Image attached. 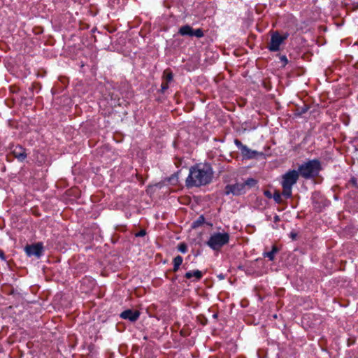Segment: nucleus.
Masks as SVG:
<instances>
[{
  "label": "nucleus",
  "instance_id": "8",
  "mask_svg": "<svg viewBox=\"0 0 358 358\" xmlns=\"http://www.w3.org/2000/svg\"><path fill=\"white\" fill-rule=\"evenodd\" d=\"M225 194L229 195L232 194L234 195H241L245 193V189L243 182H236L234 185H227L225 187Z\"/></svg>",
  "mask_w": 358,
  "mask_h": 358
},
{
  "label": "nucleus",
  "instance_id": "11",
  "mask_svg": "<svg viewBox=\"0 0 358 358\" xmlns=\"http://www.w3.org/2000/svg\"><path fill=\"white\" fill-rule=\"evenodd\" d=\"M185 277L187 279H191L194 277L195 278L194 281H199L202 278L203 273L199 270L189 271L185 274Z\"/></svg>",
  "mask_w": 358,
  "mask_h": 358
},
{
  "label": "nucleus",
  "instance_id": "24",
  "mask_svg": "<svg viewBox=\"0 0 358 358\" xmlns=\"http://www.w3.org/2000/svg\"><path fill=\"white\" fill-rule=\"evenodd\" d=\"M145 234H146L145 230L142 229L136 234V236H137V237L144 236L145 235Z\"/></svg>",
  "mask_w": 358,
  "mask_h": 358
},
{
  "label": "nucleus",
  "instance_id": "21",
  "mask_svg": "<svg viewBox=\"0 0 358 358\" xmlns=\"http://www.w3.org/2000/svg\"><path fill=\"white\" fill-rule=\"evenodd\" d=\"M169 88V83L168 82H163L161 85V91L162 92H164L167 89Z\"/></svg>",
  "mask_w": 358,
  "mask_h": 358
},
{
  "label": "nucleus",
  "instance_id": "29",
  "mask_svg": "<svg viewBox=\"0 0 358 358\" xmlns=\"http://www.w3.org/2000/svg\"><path fill=\"white\" fill-rule=\"evenodd\" d=\"M179 268H180V266H176V265H173V272H177L178 271Z\"/></svg>",
  "mask_w": 358,
  "mask_h": 358
},
{
  "label": "nucleus",
  "instance_id": "14",
  "mask_svg": "<svg viewBox=\"0 0 358 358\" xmlns=\"http://www.w3.org/2000/svg\"><path fill=\"white\" fill-rule=\"evenodd\" d=\"M243 183V185H244V188L245 189V191L248 189H250L253 187H255L257 183V181L254 179V178H248Z\"/></svg>",
  "mask_w": 358,
  "mask_h": 358
},
{
  "label": "nucleus",
  "instance_id": "12",
  "mask_svg": "<svg viewBox=\"0 0 358 358\" xmlns=\"http://www.w3.org/2000/svg\"><path fill=\"white\" fill-rule=\"evenodd\" d=\"M192 31L193 29L192 27H190L189 25H185L179 29L178 33L181 36H189L192 37Z\"/></svg>",
  "mask_w": 358,
  "mask_h": 358
},
{
  "label": "nucleus",
  "instance_id": "19",
  "mask_svg": "<svg viewBox=\"0 0 358 358\" xmlns=\"http://www.w3.org/2000/svg\"><path fill=\"white\" fill-rule=\"evenodd\" d=\"M182 261H183L182 257L180 255H178L173 259V265L180 266L182 264Z\"/></svg>",
  "mask_w": 358,
  "mask_h": 358
},
{
  "label": "nucleus",
  "instance_id": "13",
  "mask_svg": "<svg viewBox=\"0 0 358 358\" xmlns=\"http://www.w3.org/2000/svg\"><path fill=\"white\" fill-rule=\"evenodd\" d=\"M279 251L277 246L273 245L272 250L269 252H264V256L268 257L269 260L273 261L275 258V255Z\"/></svg>",
  "mask_w": 358,
  "mask_h": 358
},
{
  "label": "nucleus",
  "instance_id": "18",
  "mask_svg": "<svg viewBox=\"0 0 358 358\" xmlns=\"http://www.w3.org/2000/svg\"><path fill=\"white\" fill-rule=\"evenodd\" d=\"M164 78L166 82L170 83L171 81H172L173 78V73L171 71H169V72L164 71Z\"/></svg>",
  "mask_w": 358,
  "mask_h": 358
},
{
  "label": "nucleus",
  "instance_id": "30",
  "mask_svg": "<svg viewBox=\"0 0 358 358\" xmlns=\"http://www.w3.org/2000/svg\"><path fill=\"white\" fill-rule=\"evenodd\" d=\"M307 110V108H303L301 113H305Z\"/></svg>",
  "mask_w": 358,
  "mask_h": 358
},
{
  "label": "nucleus",
  "instance_id": "20",
  "mask_svg": "<svg viewBox=\"0 0 358 358\" xmlns=\"http://www.w3.org/2000/svg\"><path fill=\"white\" fill-rule=\"evenodd\" d=\"M178 249L182 253H185L187 250V247L185 243H181L178 245Z\"/></svg>",
  "mask_w": 358,
  "mask_h": 358
},
{
  "label": "nucleus",
  "instance_id": "17",
  "mask_svg": "<svg viewBox=\"0 0 358 358\" xmlns=\"http://www.w3.org/2000/svg\"><path fill=\"white\" fill-rule=\"evenodd\" d=\"M192 36H196V38H201L203 36V31L201 29H193L192 31Z\"/></svg>",
  "mask_w": 358,
  "mask_h": 358
},
{
  "label": "nucleus",
  "instance_id": "3",
  "mask_svg": "<svg viewBox=\"0 0 358 358\" xmlns=\"http://www.w3.org/2000/svg\"><path fill=\"white\" fill-rule=\"evenodd\" d=\"M299 178V173L296 170H289L282 176V194L286 199L292 197V187L297 182Z\"/></svg>",
  "mask_w": 358,
  "mask_h": 358
},
{
  "label": "nucleus",
  "instance_id": "16",
  "mask_svg": "<svg viewBox=\"0 0 358 358\" xmlns=\"http://www.w3.org/2000/svg\"><path fill=\"white\" fill-rule=\"evenodd\" d=\"M282 196L283 195L280 194L278 191H275L272 198L277 203H281L282 202Z\"/></svg>",
  "mask_w": 358,
  "mask_h": 358
},
{
  "label": "nucleus",
  "instance_id": "2",
  "mask_svg": "<svg viewBox=\"0 0 358 358\" xmlns=\"http://www.w3.org/2000/svg\"><path fill=\"white\" fill-rule=\"evenodd\" d=\"M322 169L319 159H314L303 162L298 167L299 175L305 179H311L317 176Z\"/></svg>",
  "mask_w": 358,
  "mask_h": 358
},
{
  "label": "nucleus",
  "instance_id": "6",
  "mask_svg": "<svg viewBox=\"0 0 358 358\" xmlns=\"http://www.w3.org/2000/svg\"><path fill=\"white\" fill-rule=\"evenodd\" d=\"M235 145L241 150L243 157L245 159H254L259 155H262V152H259L256 150H252L243 145L238 139L234 140Z\"/></svg>",
  "mask_w": 358,
  "mask_h": 358
},
{
  "label": "nucleus",
  "instance_id": "1",
  "mask_svg": "<svg viewBox=\"0 0 358 358\" xmlns=\"http://www.w3.org/2000/svg\"><path fill=\"white\" fill-rule=\"evenodd\" d=\"M213 171L208 164H198L189 169L185 183L187 187H201L211 182Z\"/></svg>",
  "mask_w": 358,
  "mask_h": 358
},
{
  "label": "nucleus",
  "instance_id": "9",
  "mask_svg": "<svg viewBox=\"0 0 358 358\" xmlns=\"http://www.w3.org/2000/svg\"><path fill=\"white\" fill-rule=\"evenodd\" d=\"M140 316V312L138 310H133L127 309L121 313L120 317L122 319L128 320L130 322H136Z\"/></svg>",
  "mask_w": 358,
  "mask_h": 358
},
{
  "label": "nucleus",
  "instance_id": "25",
  "mask_svg": "<svg viewBox=\"0 0 358 358\" xmlns=\"http://www.w3.org/2000/svg\"><path fill=\"white\" fill-rule=\"evenodd\" d=\"M0 259H1L2 260H6L4 252L1 250H0Z\"/></svg>",
  "mask_w": 358,
  "mask_h": 358
},
{
  "label": "nucleus",
  "instance_id": "22",
  "mask_svg": "<svg viewBox=\"0 0 358 358\" xmlns=\"http://www.w3.org/2000/svg\"><path fill=\"white\" fill-rule=\"evenodd\" d=\"M350 182L355 187H357V180L356 178L352 177L350 180Z\"/></svg>",
  "mask_w": 358,
  "mask_h": 358
},
{
  "label": "nucleus",
  "instance_id": "7",
  "mask_svg": "<svg viewBox=\"0 0 358 358\" xmlns=\"http://www.w3.org/2000/svg\"><path fill=\"white\" fill-rule=\"evenodd\" d=\"M24 250L27 256H35L39 258L43 255V246L42 243H37L36 244L27 245L24 248Z\"/></svg>",
  "mask_w": 358,
  "mask_h": 358
},
{
  "label": "nucleus",
  "instance_id": "4",
  "mask_svg": "<svg viewBox=\"0 0 358 358\" xmlns=\"http://www.w3.org/2000/svg\"><path fill=\"white\" fill-rule=\"evenodd\" d=\"M230 236L227 232H215L212 234L206 242V245L214 251H220L229 243Z\"/></svg>",
  "mask_w": 358,
  "mask_h": 358
},
{
  "label": "nucleus",
  "instance_id": "5",
  "mask_svg": "<svg viewBox=\"0 0 358 358\" xmlns=\"http://www.w3.org/2000/svg\"><path fill=\"white\" fill-rule=\"evenodd\" d=\"M289 34L286 33L281 36L278 31H274L271 34V41L268 45V49L271 52H276L280 50V45L288 38Z\"/></svg>",
  "mask_w": 358,
  "mask_h": 358
},
{
  "label": "nucleus",
  "instance_id": "31",
  "mask_svg": "<svg viewBox=\"0 0 358 358\" xmlns=\"http://www.w3.org/2000/svg\"><path fill=\"white\" fill-rule=\"evenodd\" d=\"M357 187H358V185H357Z\"/></svg>",
  "mask_w": 358,
  "mask_h": 358
},
{
  "label": "nucleus",
  "instance_id": "23",
  "mask_svg": "<svg viewBox=\"0 0 358 358\" xmlns=\"http://www.w3.org/2000/svg\"><path fill=\"white\" fill-rule=\"evenodd\" d=\"M264 194L266 197H267L268 199H271L273 196V194H271V192L269 190H265L264 192Z\"/></svg>",
  "mask_w": 358,
  "mask_h": 358
},
{
  "label": "nucleus",
  "instance_id": "10",
  "mask_svg": "<svg viewBox=\"0 0 358 358\" xmlns=\"http://www.w3.org/2000/svg\"><path fill=\"white\" fill-rule=\"evenodd\" d=\"M12 153L14 157L20 162H23L27 156L25 149L20 145L15 146Z\"/></svg>",
  "mask_w": 358,
  "mask_h": 358
},
{
  "label": "nucleus",
  "instance_id": "28",
  "mask_svg": "<svg viewBox=\"0 0 358 358\" xmlns=\"http://www.w3.org/2000/svg\"><path fill=\"white\" fill-rule=\"evenodd\" d=\"M296 236H297V234L295 232L292 231L290 233V237L292 238V240H294L296 238Z\"/></svg>",
  "mask_w": 358,
  "mask_h": 358
},
{
  "label": "nucleus",
  "instance_id": "26",
  "mask_svg": "<svg viewBox=\"0 0 358 358\" xmlns=\"http://www.w3.org/2000/svg\"><path fill=\"white\" fill-rule=\"evenodd\" d=\"M280 59H281V61H282V62H284V64H286L287 63V62H288V61H287V57H286V56H285V55H284V56H282V57H280Z\"/></svg>",
  "mask_w": 358,
  "mask_h": 358
},
{
  "label": "nucleus",
  "instance_id": "27",
  "mask_svg": "<svg viewBox=\"0 0 358 358\" xmlns=\"http://www.w3.org/2000/svg\"><path fill=\"white\" fill-rule=\"evenodd\" d=\"M280 220V216L278 215H275L273 217V222H278Z\"/></svg>",
  "mask_w": 358,
  "mask_h": 358
},
{
  "label": "nucleus",
  "instance_id": "15",
  "mask_svg": "<svg viewBox=\"0 0 358 358\" xmlns=\"http://www.w3.org/2000/svg\"><path fill=\"white\" fill-rule=\"evenodd\" d=\"M204 221L205 218L203 215H200L196 220L192 222V227L194 229L199 227L204 223Z\"/></svg>",
  "mask_w": 358,
  "mask_h": 358
}]
</instances>
